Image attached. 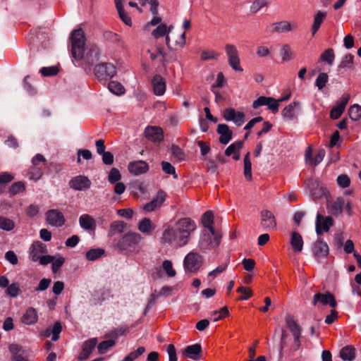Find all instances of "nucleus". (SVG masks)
Masks as SVG:
<instances>
[{
	"label": "nucleus",
	"mask_w": 361,
	"mask_h": 361,
	"mask_svg": "<svg viewBox=\"0 0 361 361\" xmlns=\"http://www.w3.org/2000/svg\"><path fill=\"white\" fill-rule=\"evenodd\" d=\"M126 224L121 221H115L111 223L109 231V236H113L116 233H121L123 232Z\"/></svg>",
	"instance_id": "39"
},
{
	"label": "nucleus",
	"mask_w": 361,
	"mask_h": 361,
	"mask_svg": "<svg viewBox=\"0 0 361 361\" xmlns=\"http://www.w3.org/2000/svg\"><path fill=\"white\" fill-rule=\"evenodd\" d=\"M202 351V348L200 344H194L188 345L183 351V355L190 359L197 360Z\"/></svg>",
	"instance_id": "31"
},
{
	"label": "nucleus",
	"mask_w": 361,
	"mask_h": 361,
	"mask_svg": "<svg viewBox=\"0 0 361 361\" xmlns=\"http://www.w3.org/2000/svg\"><path fill=\"white\" fill-rule=\"evenodd\" d=\"M329 81V76L325 73H321L318 75L316 80L315 85L318 90H322L327 84Z\"/></svg>",
	"instance_id": "47"
},
{
	"label": "nucleus",
	"mask_w": 361,
	"mask_h": 361,
	"mask_svg": "<svg viewBox=\"0 0 361 361\" xmlns=\"http://www.w3.org/2000/svg\"><path fill=\"white\" fill-rule=\"evenodd\" d=\"M313 305H316L318 303L322 305H329L331 307H335L336 305V300L334 295L330 293H317L314 295Z\"/></svg>",
	"instance_id": "18"
},
{
	"label": "nucleus",
	"mask_w": 361,
	"mask_h": 361,
	"mask_svg": "<svg viewBox=\"0 0 361 361\" xmlns=\"http://www.w3.org/2000/svg\"><path fill=\"white\" fill-rule=\"evenodd\" d=\"M79 224L85 230H94L96 228L95 220L89 214H82L79 218Z\"/></svg>",
	"instance_id": "29"
},
{
	"label": "nucleus",
	"mask_w": 361,
	"mask_h": 361,
	"mask_svg": "<svg viewBox=\"0 0 361 361\" xmlns=\"http://www.w3.org/2000/svg\"><path fill=\"white\" fill-rule=\"evenodd\" d=\"M329 249L328 245L322 239H318L313 245L312 252L317 259H322L327 257Z\"/></svg>",
	"instance_id": "20"
},
{
	"label": "nucleus",
	"mask_w": 361,
	"mask_h": 361,
	"mask_svg": "<svg viewBox=\"0 0 361 361\" xmlns=\"http://www.w3.org/2000/svg\"><path fill=\"white\" fill-rule=\"evenodd\" d=\"M9 350L14 357L16 355H22L25 353V350L22 346L18 344H11L9 346Z\"/></svg>",
	"instance_id": "60"
},
{
	"label": "nucleus",
	"mask_w": 361,
	"mask_h": 361,
	"mask_svg": "<svg viewBox=\"0 0 361 361\" xmlns=\"http://www.w3.org/2000/svg\"><path fill=\"white\" fill-rule=\"evenodd\" d=\"M213 314H218V317H214L213 319V322H217L224 317H226L229 314V311L226 307H223L219 311H214Z\"/></svg>",
	"instance_id": "61"
},
{
	"label": "nucleus",
	"mask_w": 361,
	"mask_h": 361,
	"mask_svg": "<svg viewBox=\"0 0 361 361\" xmlns=\"http://www.w3.org/2000/svg\"><path fill=\"white\" fill-rule=\"evenodd\" d=\"M167 353L169 355V361H177L176 350L173 344L167 346Z\"/></svg>",
	"instance_id": "64"
},
{
	"label": "nucleus",
	"mask_w": 361,
	"mask_h": 361,
	"mask_svg": "<svg viewBox=\"0 0 361 361\" xmlns=\"http://www.w3.org/2000/svg\"><path fill=\"white\" fill-rule=\"evenodd\" d=\"M337 184L342 188H348L350 184V179L346 174H341L337 177Z\"/></svg>",
	"instance_id": "54"
},
{
	"label": "nucleus",
	"mask_w": 361,
	"mask_h": 361,
	"mask_svg": "<svg viewBox=\"0 0 361 361\" xmlns=\"http://www.w3.org/2000/svg\"><path fill=\"white\" fill-rule=\"evenodd\" d=\"M217 133L220 135L219 142L224 145L228 144L232 139V131L226 124H219Z\"/></svg>",
	"instance_id": "25"
},
{
	"label": "nucleus",
	"mask_w": 361,
	"mask_h": 361,
	"mask_svg": "<svg viewBox=\"0 0 361 361\" xmlns=\"http://www.w3.org/2000/svg\"><path fill=\"white\" fill-rule=\"evenodd\" d=\"M121 178V175L120 173V171L116 168H112L110 170V172L109 173L108 176V180L110 183H116L119 182V180Z\"/></svg>",
	"instance_id": "51"
},
{
	"label": "nucleus",
	"mask_w": 361,
	"mask_h": 361,
	"mask_svg": "<svg viewBox=\"0 0 361 361\" xmlns=\"http://www.w3.org/2000/svg\"><path fill=\"white\" fill-rule=\"evenodd\" d=\"M47 245L40 242L35 241L29 248V259L32 262H38L41 265H47L53 260V257L47 255Z\"/></svg>",
	"instance_id": "3"
},
{
	"label": "nucleus",
	"mask_w": 361,
	"mask_h": 361,
	"mask_svg": "<svg viewBox=\"0 0 361 361\" xmlns=\"http://www.w3.org/2000/svg\"><path fill=\"white\" fill-rule=\"evenodd\" d=\"M237 291L243 295L240 298V299L243 300H247L252 295V291L250 288H247L243 286L239 287L237 289Z\"/></svg>",
	"instance_id": "62"
},
{
	"label": "nucleus",
	"mask_w": 361,
	"mask_h": 361,
	"mask_svg": "<svg viewBox=\"0 0 361 361\" xmlns=\"http://www.w3.org/2000/svg\"><path fill=\"white\" fill-rule=\"evenodd\" d=\"M262 106H267L273 113L279 111V102L273 97H259L257 99L255 100L252 104L254 109H258Z\"/></svg>",
	"instance_id": "13"
},
{
	"label": "nucleus",
	"mask_w": 361,
	"mask_h": 361,
	"mask_svg": "<svg viewBox=\"0 0 361 361\" xmlns=\"http://www.w3.org/2000/svg\"><path fill=\"white\" fill-rule=\"evenodd\" d=\"M300 111V103L299 102H293L286 106L282 111L283 117L288 121L297 118Z\"/></svg>",
	"instance_id": "17"
},
{
	"label": "nucleus",
	"mask_w": 361,
	"mask_h": 361,
	"mask_svg": "<svg viewBox=\"0 0 361 361\" xmlns=\"http://www.w3.org/2000/svg\"><path fill=\"white\" fill-rule=\"evenodd\" d=\"M166 192L159 190L157 195L148 203L145 204L143 209L147 212H151L159 208L166 200Z\"/></svg>",
	"instance_id": "16"
},
{
	"label": "nucleus",
	"mask_w": 361,
	"mask_h": 361,
	"mask_svg": "<svg viewBox=\"0 0 361 361\" xmlns=\"http://www.w3.org/2000/svg\"><path fill=\"white\" fill-rule=\"evenodd\" d=\"M350 118L353 121H358L361 118V106L358 104H354L348 111Z\"/></svg>",
	"instance_id": "46"
},
{
	"label": "nucleus",
	"mask_w": 361,
	"mask_h": 361,
	"mask_svg": "<svg viewBox=\"0 0 361 361\" xmlns=\"http://www.w3.org/2000/svg\"><path fill=\"white\" fill-rule=\"evenodd\" d=\"M260 224L265 230H272L276 227V221L274 214L264 209L260 214Z\"/></svg>",
	"instance_id": "14"
},
{
	"label": "nucleus",
	"mask_w": 361,
	"mask_h": 361,
	"mask_svg": "<svg viewBox=\"0 0 361 361\" xmlns=\"http://www.w3.org/2000/svg\"><path fill=\"white\" fill-rule=\"evenodd\" d=\"M171 29L172 26L168 27L166 24H160L152 31V35L154 38L158 39L165 36L166 34H169Z\"/></svg>",
	"instance_id": "38"
},
{
	"label": "nucleus",
	"mask_w": 361,
	"mask_h": 361,
	"mask_svg": "<svg viewBox=\"0 0 361 361\" xmlns=\"http://www.w3.org/2000/svg\"><path fill=\"white\" fill-rule=\"evenodd\" d=\"M145 135L149 140L154 142H161L164 139L163 130L157 126H147Z\"/></svg>",
	"instance_id": "21"
},
{
	"label": "nucleus",
	"mask_w": 361,
	"mask_h": 361,
	"mask_svg": "<svg viewBox=\"0 0 361 361\" xmlns=\"http://www.w3.org/2000/svg\"><path fill=\"white\" fill-rule=\"evenodd\" d=\"M142 240L141 235L137 233H128L123 235L116 243V247L121 250L132 251L135 245H138Z\"/></svg>",
	"instance_id": "5"
},
{
	"label": "nucleus",
	"mask_w": 361,
	"mask_h": 361,
	"mask_svg": "<svg viewBox=\"0 0 361 361\" xmlns=\"http://www.w3.org/2000/svg\"><path fill=\"white\" fill-rule=\"evenodd\" d=\"M202 223L205 228L203 231H215L213 226L214 215L212 212L207 211L203 214Z\"/></svg>",
	"instance_id": "35"
},
{
	"label": "nucleus",
	"mask_w": 361,
	"mask_h": 361,
	"mask_svg": "<svg viewBox=\"0 0 361 361\" xmlns=\"http://www.w3.org/2000/svg\"><path fill=\"white\" fill-rule=\"evenodd\" d=\"M16 226L15 222L6 216H0V229L5 231H11Z\"/></svg>",
	"instance_id": "40"
},
{
	"label": "nucleus",
	"mask_w": 361,
	"mask_h": 361,
	"mask_svg": "<svg viewBox=\"0 0 361 361\" xmlns=\"http://www.w3.org/2000/svg\"><path fill=\"white\" fill-rule=\"evenodd\" d=\"M162 269L168 277H174L176 274V270L173 267L172 262L170 260L166 259L162 262Z\"/></svg>",
	"instance_id": "48"
},
{
	"label": "nucleus",
	"mask_w": 361,
	"mask_h": 361,
	"mask_svg": "<svg viewBox=\"0 0 361 361\" xmlns=\"http://www.w3.org/2000/svg\"><path fill=\"white\" fill-rule=\"evenodd\" d=\"M279 55L283 62L290 61L294 58V54L292 51L291 47L287 44H283L281 47Z\"/></svg>",
	"instance_id": "34"
},
{
	"label": "nucleus",
	"mask_w": 361,
	"mask_h": 361,
	"mask_svg": "<svg viewBox=\"0 0 361 361\" xmlns=\"http://www.w3.org/2000/svg\"><path fill=\"white\" fill-rule=\"evenodd\" d=\"M243 140L236 141L230 145L225 150V154L228 157H232L234 160L240 159V150L243 147Z\"/></svg>",
	"instance_id": "24"
},
{
	"label": "nucleus",
	"mask_w": 361,
	"mask_h": 361,
	"mask_svg": "<svg viewBox=\"0 0 361 361\" xmlns=\"http://www.w3.org/2000/svg\"><path fill=\"white\" fill-rule=\"evenodd\" d=\"M64 262L65 259L60 255L53 257V260L51 262L52 263V271L56 273L62 267Z\"/></svg>",
	"instance_id": "52"
},
{
	"label": "nucleus",
	"mask_w": 361,
	"mask_h": 361,
	"mask_svg": "<svg viewBox=\"0 0 361 361\" xmlns=\"http://www.w3.org/2000/svg\"><path fill=\"white\" fill-rule=\"evenodd\" d=\"M220 54L214 50H204L200 56L202 61L218 60Z\"/></svg>",
	"instance_id": "43"
},
{
	"label": "nucleus",
	"mask_w": 361,
	"mask_h": 361,
	"mask_svg": "<svg viewBox=\"0 0 361 361\" xmlns=\"http://www.w3.org/2000/svg\"><path fill=\"white\" fill-rule=\"evenodd\" d=\"M43 175V171L41 168L35 166L31 169L30 172V178L35 181L39 180Z\"/></svg>",
	"instance_id": "57"
},
{
	"label": "nucleus",
	"mask_w": 361,
	"mask_h": 361,
	"mask_svg": "<svg viewBox=\"0 0 361 361\" xmlns=\"http://www.w3.org/2000/svg\"><path fill=\"white\" fill-rule=\"evenodd\" d=\"M59 69L56 66L44 67L40 69V73L44 76H52L58 73Z\"/></svg>",
	"instance_id": "58"
},
{
	"label": "nucleus",
	"mask_w": 361,
	"mask_h": 361,
	"mask_svg": "<svg viewBox=\"0 0 361 361\" xmlns=\"http://www.w3.org/2000/svg\"><path fill=\"white\" fill-rule=\"evenodd\" d=\"M327 208L333 215H338L343 211L351 214V206L349 202L342 197H338L334 201L327 202Z\"/></svg>",
	"instance_id": "9"
},
{
	"label": "nucleus",
	"mask_w": 361,
	"mask_h": 361,
	"mask_svg": "<svg viewBox=\"0 0 361 361\" xmlns=\"http://www.w3.org/2000/svg\"><path fill=\"white\" fill-rule=\"evenodd\" d=\"M290 243L295 252H300L303 248V239L302 235L298 232H292L290 235Z\"/></svg>",
	"instance_id": "27"
},
{
	"label": "nucleus",
	"mask_w": 361,
	"mask_h": 361,
	"mask_svg": "<svg viewBox=\"0 0 361 361\" xmlns=\"http://www.w3.org/2000/svg\"><path fill=\"white\" fill-rule=\"evenodd\" d=\"M334 51L331 49L326 50L321 55V60L322 61L326 62L328 64L331 65L333 63L334 60Z\"/></svg>",
	"instance_id": "53"
},
{
	"label": "nucleus",
	"mask_w": 361,
	"mask_h": 361,
	"mask_svg": "<svg viewBox=\"0 0 361 361\" xmlns=\"http://www.w3.org/2000/svg\"><path fill=\"white\" fill-rule=\"evenodd\" d=\"M46 219L49 224L60 227L65 223L63 214L57 209H50L46 213Z\"/></svg>",
	"instance_id": "15"
},
{
	"label": "nucleus",
	"mask_w": 361,
	"mask_h": 361,
	"mask_svg": "<svg viewBox=\"0 0 361 361\" xmlns=\"http://www.w3.org/2000/svg\"><path fill=\"white\" fill-rule=\"evenodd\" d=\"M353 56L351 54H348L345 56L341 62L340 66L341 68H350L353 66Z\"/></svg>",
	"instance_id": "63"
},
{
	"label": "nucleus",
	"mask_w": 361,
	"mask_h": 361,
	"mask_svg": "<svg viewBox=\"0 0 361 361\" xmlns=\"http://www.w3.org/2000/svg\"><path fill=\"white\" fill-rule=\"evenodd\" d=\"M270 0H254L250 6V10L252 13H256L262 8L267 6Z\"/></svg>",
	"instance_id": "42"
},
{
	"label": "nucleus",
	"mask_w": 361,
	"mask_h": 361,
	"mask_svg": "<svg viewBox=\"0 0 361 361\" xmlns=\"http://www.w3.org/2000/svg\"><path fill=\"white\" fill-rule=\"evenodd\" d=\"M25 190L24 183L22 182H16L13 183L9 188V193L12 195H16Z\"/></svg>",
	"instance_id": "56"
},
{
	"label": "nucleus",
	"mask_w": 361,
	"mask_h": 361,
	"mask_svg": "<svg viewBox=\"0 0 361 361\" xmlns=\"http://www.w3.org/2000/svg\"><path fill=\"white\" fill-rule=\"evenodd\" d=\"M6 292L10 297L16 298L21 292L20 285L17 283H13L9 285Z\"/></svg>",
	"instance_id": "50"
},
{
	"label": "nucleus",
	"mask_w": 361,
	"mask_h": 361,
	"mask_svg": "<svg viewBox=\"0 0 361 361\" xmlns=\"http://www.w3.org/2000/svg\"><path fill=\"white\" fill-rule=\"evenodd\" d=\"M197 229L194 220L189 217L180 218L173 225L164 227L160 242L176 249L183 247L190 242Z\"/></svg>",
	"instance_id": "1"
},
{
	"label": "nucleus",
	"mask_w": 361,
	"mask_h": 361,
	"mask_svg": "<svg viewBox=\"0 0 361 361\" xmlns=\"http://www.w3.org/2000/svg\"><path fill=\"white\" fill-rule=\"evenodd\" d=\"M340 357L344 361H352L355 357V349L353 346L343 347L340 351Z\"/></svg>",
	"instance_id": "36"
},
{
	"label": "nucleus",
	"mask_w": 361,
	"mask_h": 361,
	"mask_svg": "<svg viewBox=\"0 0 361 361\" xmlns=\"http://www.w3.org/2000/svg\"><path fill=\"white\" fill-rule=\"evenodd\" d=\"M326 15H327L326 12L321 11H319L315 14V16L314 17L313 25H312V29H311L312 35H314L316 34V32L319 30L321 25L325 20Z\"/></svg>",
	"instance_id": "32"
},
{
	"label": "nucleus",
	"mask_w": 361,
	"mask_h": 361,
	"mask_svg": "<svg viewBox=\"0 0 361 361\" xmlns=\"http://www.w3.org/2000/svg\"><path fill=\"white\" fill-rule=\"evenodd\" d=\"M156 226L148 218L142 219L137 225L138 230L146 235H150L155 229Z\"/></svg>",
	"instance_id": "28"
},
{
	"label": "nucleus",
	"mask_w": 361,
	"mask_h": 361,
	"mask_svg": "<svg viewBox=\"0 0 361 361\" xmlns=\"http://www.w3.org/2000/svg\"><path fill=\"white\" fill-rule=\"evenodd\" d=\"M97 344V339L96 338H92L88 339L85 342H84L82 348V351L78 355V360H87L92 350L94 349Z\"/></svg>",
	"instance_id": "22"
},
{
	"label": "nucleus",
	"mask_w": 361,
	"mask_h": 361,
	"mask_svg": "<svg viewBox=\"0 0 361 361\" xmlns=\"http://www.w3.org/2000/svg\"><path fill=\"white\" fill-rule=\"evenodd\" d=\"M128 169L131 174L139 176L145 173L149 170V165L142 160L134 161L128 164Z\"/></svg>",
	"instance_id": "19"
},
{
	"label": "nucleus",
	"mask_w": 361,
	"mask_h": 361,
	"mask_svg": "<svg viewBox=\"0 0 361 361\" xmlns=\"http://www.w3.org/2000/svg\"><path fill=\"white\" fill-rule=\"evenodd\" d=\"M91 184L90 180L87 176L82 175L75 176L69 181L70 188L78 191L88 190Z\"/></svg>",
	"instance_id": "12"
},
{
	"label": "nucleus",
	"mask_w": 361,
	"mask_h": 361,
	"mask_svg": "<svg viewBox=\"0 0 361 361\" xmlns=\"http://www.w3.org/2000/svg\"><path fill=\"white\" fill-rule=\"evenodd\" d=\"M250 155V152H247L244 157V176L249 180L252 179V164Z\"/></svg>",
	"instance_id": "41"
},
{
	"label": "nucleus",
	"mask_w": 361,
	"mask_h": 361,
	"mask_svg": "<svg viewBox=\"0 0 361 361\" xmlns=\"http://www.w3.org/2000/svg\"><path fill=\"white\" fill-rule=\"evenodd\" d=\"M223 117L226 121H231L237 126H242L245 120V115L243 112L235 110L233 108H228L223 112Z\"/></svg>",
	"instance_id": "10"
},
{
	"label": "nucleus",
	"mask_w": 361,
	"mask_h": 361,
	"mask_svg": "<svg viewBox=\"0 0 361 361\" xmlns=\"http://www.w3.org/2000/svg\"><path fill=\"white\" fill-rule=\"evenodd\" d=\"M269 31L276 32H286L293 30L291 23L288 21H281L272 23L269 27Z\"/></svg>",
	"instance_id": "30"
},
{
	"label": "nucleus",
	"mask_w": 361,
	"mask_h": 361,
	"mask_svg": "<svg viewBox=\"0 0 361 361\" xmlns=\"http://www.w3.org/2000/svg\"><path fill=\"white\" fill-rule=\"evenodd\" d=\"M104 254V250L101 248L91 249L86 252V258L90 261H94Z\"/></svg>",
	"instance_id": "45"
},
{
	"label": "nucleus",
	"mask_w": 361,
	"mask_h": 361,
	"mask_svg": "<svg viewBox=\"0 0 361 361\" xmlns=\"http://www.w3.org/2000/svg\"><path fill=\"white\" fill-rule=\"evenodd\" d=\"M20 321L25 325H33L38 321L37 311L32 307H28L21 317Z\"/></svg>",
	"instance_id": "23"
},
{
	"label": "nucleus",
	"mask_w": 361,
	"mask_h": 361,
	"mask_svg": "<svg viewBox=\"0 0 361 361\" xmlns=\"http://www.w3.org/2000/svg\"><path fill=\"white\" fill-rule=\"evenodd\" d=\"M334 220L331 216H324L317 214L315 221V230L317 235L328 232L333 226Z\"/></svg>",
	"instance_id": "11"
},
{
	"label": "nucleus",
	"mask_w": 361,
	"mask_h": 361,
	"mask_svg": "<svg viewBox=\"0 0 361 361\" xmlns=\"http://www.w3.org/2000/svg\"><path fill=\"white\" fill-rule=\"evenodd\" d=\"M287 327L292 333L293 337L300 336V327L290 316L286 318Z\"/></svg>",
	"instance_id": "37"
},
{
	"label": "nucleus",
	"mask_w": 361,
	"mask_h": 361,
	"mask_svg": "<svg viewBox=\"0 0 361 361\" xmlns=\"http://www.w3.org/2000/svg\"><path fill=\"white\" fill-rule=\"evenodd\" d=\"M154 93L157 96L163 95L166 91L165 80L160 75H155L152 79Z\"/></svg>",
	"instance_id": "26"
},
{
	"label": "nucleus",
	"mask_w": 361,
	"mask_h": 361,
	"mask_svg": "<svg viewBox=\"0 0 361 361\" xmlns=\"http://www.w3.org/2000/svg\"><path fill=\"white\" fill-rule=\"evenodd\" d=\"M85 41L84 32L81 29L72 32L71 36L72 56L75 60H82L85 63L91 66L99 59L100 51L94 44L85 47Z\"/></svg>",
	"instance_id": "2"
},
{
	"label": "nucleus",
	"mask_w": 361,
	"mask_h": 361,
	"mask_svg": "<svg viewBox=\"0 0 361 361\" xmlns=\"http://www.w3.org/2000/svg\"><path fill=\"white\" fill-rule=\"evenodd\" d=\"M115 5L118 11L120 18L127 25L131 26L132 20L131 18L125 11L122 4V0H115Z\"/></svg>",
	"instance_id": "33"
},
{
	"label": "nucleus",
	"mask_w": 361,
	"mask_h": 361,
	"mask_svg": "<svg viewBox=\"0 0 361 361\" xmlns=\"http://www.w3.org/2000/svg\"><path fill=\"white\" fill-rule=\"evenodd\" d=\"M114 345L115 341L114 339L104 341L97 345L98 353L99 354H104L109 348L113 347Z\"/></svg>",
	"instance_id": "49"
},
{
	"label": "nucleus",
	"mask_w": 361,
	"mask_h": 361,
	"mask_svg": "<svg viewBox=\"0 0 361 361\" xmlns=\"http://www.w3.org/2000/svg\"><path fill=\"white\" fill-rule=\"evenodd\" d=\"M161 166H162V170L166 174L173 175V178H176L178 177L177 174L176 173V169H175L174 166H173L169 162L162 161Z\"/></svg>",
	"instance_id": "55"
},
{
	"label": "nucleus",
	"mask_w": 361,
	"mask_h": 361,
	"mask_svg": "<svg viewBox=\"0 0 361 361\" xmlns=\"http://www.w3.org/2000/svg\"><path fill=\"white\" fill-rule=\"evenodd\" d=\"M116 73V68L111 63H102L94 68V75L99 80H106L113 78Z\"/></svg>",
	"instance_id": "8"
},
{
	"label": "nucleus",
	"mask_w": 361,
	"mask_h": 361,
	"mask_svg": "<svg viewBox=\"0 0 361 361\" xmlns=\"http://www.w3.org/2000/svg\"><path fill=\"white\" fill-rule=\"evenodd\" d=\"M228 264L224 263L218 266L215 269L212 270V271L209 272L208 276L212 277V279L216 278L219 274L222 273L226 270L227 268Z\"/></svg>",
	"instance_id": "59"
},
{
	"label": "nucleus",
	"mask_w": 361,
	"mask_h": 361,
	"mask_svg": "<svg viewBox=\"0 0 361 361\" xmlns=\"http://www.w3.org/2000/svg\"><path fill=\"white\" fill-rule=\"evenodd\" d=\"M225 52L228 59V65L235 71H243L240 66V60L237 47L231 44L225 45Z\"/></svg>",
	"instance_id": "7"
},
{
	"label": "nucleus",
	"mask_w": 361,
	"mask_h": 361,
	"mask_svg": "<svg viewBox=\"0 0 361 361\" xmlns=\"http://www.w3.org/2000/svg\"><path fill=\"white\" fill-rule=\"evenodd\" d=\"M220 242L221 237L215 231H202L198 242V247L202 252H207L216 248Z\"/></svg>",
	"instance_id": "4"
},
{
	"label": "nucleus",
	"mask_w": 361,
	"mask_h": 361,
	"mask_svg": "<svg viewBox=\"0 0 361 361\" xmlns=\"http://www.w3.org/2000/svg\"><path fill=\"white\" fill-rule=\"evenodd\" d=\"M202 256L197 252L191 251L184 258L183 267L186 272L195 273L202 267Z\"/></svg>",
	"instance_id": "6"
},
{
	"label": "nucleus",
	"mask_w": 361,
	"mask_h": 361,
	"mask_svg": "<svg viewBox=\"0 0 361 361\" xmlns=\"http://www.w3.org/2000/svg\"><path fill=\"white\" fill-rule=\"evenodd\" d=\"M108 89L111 92L116 95H121L125 91L123 86L116 81L110 82L108 85Z\"/></svg>",
	"instance_id": "44"
}]
</instances>
